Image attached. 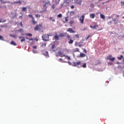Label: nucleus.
I'll return each instance as SVG.
<instances>
[{
	"label": "nucleus",
	"instance_id": "aec40b11",
	"mask_svg": "<svg viewBox=\"0 0 124 124\" xmlns=\"http://www.w3.org/2000/svg\"><path fill=\"white\" fill-rule=\"evenodd\" d=\"M74 42V41L73 40L70 39V41L68 42L69 44H72Z\"/></svg>",
	"mask_w": 124,
	"mask_h": 124
},
{
	"label": "nucleus",
	"instance_id": "052dcab7",
	"mask_svg": "<svg viewBox=\"0 0 124 124\" xmlns=\"http://www.w3.org/2000/svg\"><path fill=\"white\" fill-rule=\"evenodd\" d=\"M108 64H112V62H109V63H108Z\"/></svg>",
	"mask_w": 124,
	"mask_h": 124
},
{
	"label": "nucleus",
	"instance_id": "bf43d9fd",
	"mask_svg": "<svg viewBox=\"0 0 124 124\" xmlns=\"http://www.w3.org/2000/svg\"><path fill=\"white\" fill-rule=\"evenodd\" d=\"M77 44H78V42H76V43H75V46H77L76 45H77Z\"/></svg>",
	"mask_w": 124,
	"mask_h": 124
},
{
	"label": "nucleus",
	"instance_id": "8fccbe9b",
	"mask_svg": "<svg viewBox=\"0 0 124 124\" xmlns=\"http://www.w3.org/2000/svg\"><path fill=\"white\" fill-rule=\"evenodd\" d=\"M18 31H23V29H20V30H18Z\"/></svg>",
	"mask_w": 124,
	"mask_h": 124
},
{
	"label": "nucleus",
	"instance_id": "4c0bfd02",
	"mask_svg": "<svg viewBox=\"0 0 124 124\" xmlns=\"http://www.w3.org/2000/svg\"><path fill=\"white\" fill-rule=\"evenodd\" d=\"M51 8H52V9H55V4L52 5Z\"/></svg>",
	"mask_w": 124,
	"mask_h": 124
},
{
	"label": "nucleus",
	"instance_id": "f8f14e48",
	"mask_svg": "<svg viewBox=\"0 0 124 124\" xmlns=\"http://www.w3.org/2000/svg\"><path fill=\"white\" fill-rule=\"evenodd\" d=\"M90 17L92 19H93L94 18V17H95V15L94 14H91L90 15Z\"/></svg>",
	"mask_w": 124,
	"mask_h": 124
},
{
	"label": "nucleus",
	"instance_id": "de8ad7c7",
	"mask_svg": "<svg viewBox=\"0 0 124 124\" xmlns=\"http://www.w3.org/2000/svg\"><path fill=\"white\" fill-rule=\"evenodd\" d=\"M65 20L66 22H68V19L67 18V17H65Z\"/></svg>",
	"mask_w": 124,
	"mask_h": 124
},
{
	"label": "nucleus",
	"instance_id": "423d86ee",
	"mask_svg": "<svg viewBox=\"0 0 124 124\" xmlns=\"http://www.w3.org/2000/svg\"><path fill=\"white\" fill-rule=\"evenodd\" d=\"M67 31L70 32V33H75L76 31L72 30V28H69L68 30H67Z\"/></svg>",
	"mask_w": 124,
	"mask_h": 124
},
{
	"label": "nucleus",
	"instance_id": "a18cd8bd",
	"mask_svg": "<svg viewBox=\"0 0 124 124\" xmlns=\"http://www.w3.org/2000/svg\"><path fill=\"white\" fill-rule=\"evenodd\" d=\"M20 26H21L22 27H23V23H22V22H21L19 24Z\"/></svg>",
	"mask_w": 124,
	"mask_h": 124
},
{
	"label": "nucleus",
	"instance_id": "13d9d810",
	"mask_svg": "<svg viewBox=\"0 0 124 124\" xmlns=\"http://www.w3.org/2000/svg\"><path fill=\"white\" fill-rule=\"evenodd\" d=\"M121 3H122V4H124V2L123 1H121Z\"/></svg>",
	"mask_w": 124,
	"mask_h": 124
},
{
	"label": "nucleus",
	"instance_id": "ea45409f",
	"mask_svg": "<svg viewBox=\"0 0 124 124\" xmlns=\"http://www.w3.org/2000/svg\"><path fill=\"white\" fill-rule=\"evenodd\" d=\"M5 22H6V20H4V21L0 20V23H5Z\"/></svg>",
	"mask_w": 124,
	"mask_h": 124
},
{
	"label": "nucleus",
	"instance_id": "9b49d317",
	"mask_svg": "<svg viewBox=\"0 0 124 124\" xmlns=\"http://www.w3.org/2000/svg\"><path fill=\"white\" fill-rule=\"evenodd\" d=\"M18 37H19V39H22L20 40V42H24V41H26V40L25 39V37H24L19 36Z\"/></svg>",
	"mask_w": 124,
	"mask_h": 124
},
{
	"label": "nucleus",
	"instance_id": "3c124183",
	"mask_svg": "<svg viewBox=\"0 0 124 124\" xmlns=\"http://www.w3.org/2000/svg\"><path fill=\"white\" fill-rule=\"evenodd\" d=\"M74 7H75V6L74 5H72L71 6V8H72V9H74Z\"/></svg>",
	"mask_w": 124,
	"mask_h": 124
},
{
	"label": "nucleus",
	"instance_id": "09e8293b",
	"mask_svg": "<svg viewBox=\"0 0 124 124\" xmlns=\"http://www.w3.org/2000/svg\"><path fill=\"white\" fill-rule=\"evenodd\" d=\"M17 17V16H16V15H15L14 16H12V18H13V19H14V18Z\"/></svg>",
	"mask_w": 124,
	"mask_h": 124
},
{
	"label": "nucleus",
	"instance_id": "c756f323",
	"mask_svg": "<svg viewBox=\"0 0 124 124\" xmlns=\"http://www.w3.org/2000/svg\"><path fill=\"white\" fill-rule=\"evenodd\" d=\"M41 16H40V15H38V14L35 15V17L36 18H40Z\"/></svg>",
	"mask_w": 124,
	"mask_h": 124
},
{
	"label": "nucleus",
	"instance_id": "5fc2aeb1",
	"mask_svg": "<svg viewBox=\"0 0 124 124\" xmlns=\"http://www.w3.org/2000/svg\"><path fill=\"white\" fill-rule=\"evenodd\" d=\"M113 21L115 23L116 21H117V19H113Z\"/></svg>",
	"mask_w": 124,
	"mask_h": 124
},
{
	"label": "nucleus",
	"instance_id": "5701e85b",
	"mask_svg": "<svg viewBox=\"0 0 124 124\" xmlns=\"http://www.w3.org/2000/svg\"><path fill=\"white\" fill-rule=\"evenodd\" d=\"M74 52H79V50L78 48H76L73 50Z\"/></svg>",
	"mask_w": 124,
	"mask_h": 124
},
{
	"label": "nucleus",
	"instance_id": "338daca9",
	"mask_svg": "<svg viewBox=\"0 0 124 124\" xmlns=\"http://www.w3.org/2000/svg\"><path fill=\"white\" fill-rule=\"evenodd\" d=\"M72 12V13H75V12Z\"/></svg>",
	"mask_w": 124,
	"mask_h": 124
},
{
	"label": "nucleus",
	"instance_id": "1a4fd4ad",
	"mask_svg": "<svg viewBox=\"0 0 124 124\" xmlns=\"http://www.w3.org/2000/svg\"><path fill=\"white\" fill-rule=\"evenodd\" d=\"M75 1L77 2V4H79V5L82 4V0H75Z\"/></svg>",
	"mask_w": 124,
	"mask_h": 124
},
{
	"label": "nucleus",
	"instance_id": "a211bd4d",
	"mask_svg": "<svg viewBox=\"0 0 124 124\" xmlns=\"http://www.w3.org/2000/svg\"><path fill=\"white\" fill-rule=\"evenodd\" d=\"M22 11H23V12H27V8L25 7H23Z\"/></svg>",
	"mask_w": 124,
	"mask_h": 124
},
{
	"label": "nucleus",
	"instance_id": "f704fd0d",
	"mask_svg": "<svg viewBox=\"0 0 124 124\" xmlns=\"http://www.w3.org/2000/svg\"><path fill=\"white\" fill-rule=\"evenodd\" d=\"M26 35L28 36H32V34L31 33H26Z\"/></svg>",
	"mask_w": 124,
	"mask_h": 124
},
{
	"label": "nucleus",
	"instance_id": "0eeeda50",
	"mask_svg": "<svg viewBox=\"0 0 124 124\" xmlns=\"http://www.w3.org/2000/svg\"><path fill=\"white\" fill-rule=\"evenodd\" d=\"M81 65V62H74V66H78V65Z\"/></svg>",
	"mask_w": 124,
	"mask_h": 124
},
{
	"label": "nucleus",
	"instance_id": "cd10ccee",
	"mask_svg": "<svg viewBox=\"0 0 124 124\" xmlns=\"http://www.w3.org/2000/svg\"><path fill=\"white\" fill-rule=\"evenodd\" d=\"M56 47V46L55 45V44H53L52 46H51V49L52 50H54V49H55V48Z\"/></svg>",
	"mask_w": 124,
	"mask_h": 124
},
{
	"label": "nucleus",
	"instance_id": "ddd939ff",
	"mask_svg": "<svg viewBox=\"0 0 124 124\" xmlns=\"http://www.w3.org/2000/svg\"><path fill=\"white\" fill-rule=\"evenodd\" d=\"M80 58H85V57H86V54H85L83 53H80Z\"/></svg>",
	"mask_w": 124,
	"mask_h": 124
},
{
	"label": "nucleus",
	"instance_id": "20e7f679",
	"mask_svg": "<svg viewBox=\"0 0 124 124\" xmlns=\"http://www.w3.org/2000/svg\"><path fill=\"white\" fill-rule=\"evenodd\" d=\"M86 15L85 14H84L79 19V21L81 24H84V20H85V16Z\"/></svg>",
	"mask_w": 124,
	"mask_h": 124
},
{
	"label": "nucleus",
	"instance_id": "39448f33",
	"mask_svg": "<svg viewBox=\"0 0 124 124\" xmlns=\"http://www.w3.org/2000/svg\"><path fill=\"white\" fill-rule=\"evenodd\" d=\"M90 28H91V29H93V30H97V29H98V25H97V23H94V26L90 25Z\"/></svg>",
	"mask_w": 124,
	"mask_h": 124
},
{
	"label": "nucleus",
	"instance_id": "79ce46f5",
	"mask_svg": "<svg viewBox=\"0 0 124 124\" xmlns=\"http://www.w3.org/2000/svg\"><path fill=\"white\" fill-rule=\"evenodd\" d=\"M67 37L68 39H70V38H71L70 35H67Z\"/></svg>",
	"mask_w": 124,
	"mask_h": 124
},
{
	"label": "nucleus",
	"instance_id": "a19ab883",
	"mask_svg": "<svg viewBox=\"0 0 124 124\" xmlns=\"http://www.w3.org/2000/svg\"><path fill=\"white\" fill-rule=\"evenodd\" d=\"M0 40H3V37H2V36H0Z\"/></svg>",
	"mask_w": 124,
	"mask_h": 124
},
{
	"label": "nucleus",
	"instance_id": "c9c22d12",
	"mask_svg": "<svg viewBox=\"0 0 124 124\" xmlns=\"http://www.w3.org/2000/svg\"><path fill=\"white\" fill-rule=\"evenodd\" d=\"M28 16L30 17V18H31L32 19V18H34L33 16H32V15H28Z\"/></svg>",
	"mask_w": 124,
	"mask_h": 124
},
{
	"label": "nucleus",
	"instance_id": "9d476101",
	"mask_svg": "<svg viewBox=\"0 0 124 124\" xmlns=\"http://www.w3.org/2000/svg\"><path fill=\"white\" fill-rule=\"evenodd\" d=\"M31 23H32L33 25H36L37 24V22L35 21V19H34V17H32Z\"/></svg>",
	"mask_w": 124,
	"mask_h": 124
},
{
	"label": "nucleus",
	"instance_id": "6e6d98bb",
	"mask_svg": "<svg viewBox=\"0 0 124 124\" xmlns=\"http://www.w3.org/2000/svg\"><path fill=\"white\" fill-rule=\"evenodd\" d=\"M29 40H30V41H31V40H33V39H32V38H29Z\"/></svg>",
	"mask_w": 124,
	"mask_h": 124
},
{
	"label": "nucleus",
	"instance_id": "393cba45",
	"mask_svg": "<svg viewBox=\"0 0 124 124\" xmlns=\"http://www.w3.org/2000/svg\"><path fill=\"white\" fill-rule=\"evenodd\" d=\"M93 35H89L86 38H85L86 40H88L90 38V37H92Z\"/></svg>",
	"mask_w": 124,
	"mask_h": 124
},
{
	"label": "nucleus",
	"instance_id": "f3484780",
	"mask_svg": "<svg viewBox=\"0 0 124 124\" xmlns=\"http://www.w3.org/2000/svg\"><path fill=\"white\" fill-rule=\"evenodd\" d=\"M63 57H65V58H67V60H68L69 61H70L71 60L70 58V57H69V56H67L65 55H63Z\"/></svg>",
	"mask_w": 124,
	"mask_h": 124
},
{
	"label": "nucleus",
	"instance_id": "7c9ffc66",
	"mask_svg": "<svg viewBox=\"0 0 124 124\" xmlns=\"http://www.w3.org/2000/svg\"><path fill=\"white\" fill-rule=\"evenodd\" d=\"M124 58L123 55H121L120 57H118V60H122Z\"/></svg>",
	"mask_w": 124,
	"mask_h": 124
},
{
	"label": "nucleus",
	"instance_id": "4d7b16f0",
	"mask_svg": "<svg viewBox=\"0 0 124 124\" xmlns=\"http://www.w3.org/2000/svg\"><path fill=\"white\" fill-rule=\"evenodd\" d=\"M120 17V16L119 15H117L116 16V18H119Z\"/></svg>",
	"mask_w": 124,
	"mask_h": 124
},
{
	"label": "nucleus",
	"instance_id": "2eb2a0df",
	"mask_svg": "<svg viewBox=\"0 0 124 124\" xmlns=\"http://www.w3.org/2000/svg\"><path fill=\"white\" fill-rule=\"evenodd\" d=\"M59 37H60L59 36H58V35H56L54 36L55 40H59L60 39V38Z\"/></svg>",
	"mask_w": 124,
	"mask_h": 124
},
{
	"label": "nucleus",
	"instance_id": "c03bdc74",
	"mask_svg": "<svg viewBox=\"0 0 124 124\" xmlns=\"http://www.w3.org/2000/svg\"><path fill=\"white\" fill-rule=\"evenodd\" d=\"M78 47H81V46H83V45H82V44H79V45H78Z\"/></svg>",
	"mask_w": 124,
	"mask_h": 124
},
{
	"label": "nucleus",
	"instance_id": "f257e3e1",
	"mask_svg": "<svg viewBox=\"0 0 124 124\" xmlns=\"http://www.w3.org/2000/svg\"><path fill=\"white\" fill-rule=\"evenodd\" d=\"M43 29V25L42 24H40L37 25L34 28V31H40L41 30Z\"/></svg>",
	"mask_w": 124,
	"mask_h": 124
},
{
	"label": "nucleus",
	"instance_id": "a878e982",
	"mask_svg": "<svg viewBox=\"0 0 124 124\" xmlns=\"http://www.w3.org/2000/svg\"><path fill=\"white\" fill-rule=\"evenodd\" d=\"M57 17L58 18H62V14H59L58 16Z\"/></svg>",
	"mask_w": 124,
	"mask_h": 124
},
{
	"label": "nucleus",
	"instance_id": "6e6552de",
	"mask_svg": "<svg viewBox=\"0 0 124 124\" xmlns=\"http://www.w3.org/2000/svg\"><path fill=\"white\" fill-rule=\"evenodd\" d=\"M47 5H51V3H50L49 1L45 3V4L44 5V7L47 8Z\"/></svg>",
	"mask_w": 124,
	"mask_h": 124
},
{
	"label": "nucleus",
	"instance_id": "603ef678",
	"mask_svg": "<svg viewBox=\"0 0 124 124\" xmlns=\"http://www.w3.org/2000/svg\"><path fill=\"white\" fill-rule=\"evenodd\" d=\"M0 28H4V25H0Z\"/></svg>",
	"mask_w": 124,
	"mask_h": 124
},
{
	"label": "nucleus",
	"instance_id": "f03ea898",
	"mask_svg": "<svg viewBox=\"0 0 124 124\" xmlns=\"http://www.w3.org/2000/svg\"><path fill=\"white\" fill-rule=\"evenodd\" d=\"M106 60L110 61V62H114L115 58V57H113L112 55H108L106 58Z\"/></svg>",
	"mask_w": 124,
	"mask_h": 124
},
{
	"label": "nucleus",
	"instance_id": "69168bd1",
	"mask_svg": "<svg viewBox=\"0 0 124 124\" xmlns=\"http://www.w3.org/2000/svg\"><path fill=\"white\" fill-rule=\"evenodd\" d=\"M59 60H60V61H62V59H60Z\"/></svg>",
	"mask_w": 124,
	"mask_h": 124
},
{
	"label": "nucleus",
	"instance_id": "7ed1b4c3",
	"mask_svg": "<svg viewBox=\"0 0 124 124\" xmlns=\"http://www.w3.org/2000/svg\"><path fill=\"white\" fill-rule=\"evenodd\" d=\"M42 38L44 41H49V35L48 34H44L42 36Z\"/></svg>",
	"mask_w": 124,
	"mask_h": 124
},
{
	"label": "nucleus",
	"instance_id": "bb28decb",
	"mask_svg": "<svg viewBox=\"0 0 124 124\" xmlns=\"http://www.w3.org/2000/svg\"><path fill=\"white\" fill-rule=\"evenodd\" d=\"M49 19H50L52 22H55L56 20L54 19V17H49Z\"/></svg>",
	"mask_w": 124,
	"mask_h": 124
},
{
	"label": "nucleus",
	"instance_id": "58836bf2",
	"mask_svg": "<svg viewBox=\"0 0 124 124\" xmlns=\"http://www.w3.org/2000/svg\"><path fill=\"white\" fill-rule=\"evenodd\" d=\"M108 25H111L112 24V21H109L108 22Z\"/></svg>",
	"mask_w": 124,
	"mask_h": 124
},
{
	"label": "nucleus",
	"instance_id": "774afa93",
	"mask_svg": "<svg viewBox=\"0 0 124 124\" xmlns=\"http://www.w3.org/2000/svg\"><path fill=\"white\" fill-rule=\"evenodd\" d=\"M33 52L35 53V51L34 50H33Z\"/></svg>",
	"mask_w": 124,
	"mask_h": 124
},
{
	"label": "nucleus",
	"instance_id": "72a5a7b5",
	"mask_svg": "<svg viewBox=\"0 0 124 124\" xmlns=\"http://www.w3.org/2000/svg\"><path fill=\"white\" fill-rule=\"evenodd\" d=\"M10 36H11V37H13L14 38H16V37H17V36L15 35H10Z\"/></svg>",
	"mask_w": 124,
	"mask_h": 124
},
{
	"label": "nucleus",
	"instance_id": "2f4dec72",
	"mask_svg": "<svg viewBox=\"0 0 124 124\" xmlns=\"http://www.w3.org/2000/svg\"><path fill=\"white\" fill-rule=\"evenodd\" d=\"M46 46V43H44L42 44V45L41 46V47H44Z\"/></svg>",
	"mask_w": 124,
	"mask_h": 124
},
{
	"label": "nucleus",
	"instance_id": "412c9836",
	"mask_svg": "<svg viewBox=\"0 0 124 124\" xmlns=\"http://www.w3.org/2000/svg\"><path fill=\"white\" fill-rule=\"evenodd\" d=\"M63 53L61 52H58V55L59 56H61V57H63Z\"/></svg>",
	"mask_w": 124,
	"mask_h": 124
},
{
	"label": "nucleus",
	"instance_id": "e2e57ef3",
	"mask_svg": "<svg viewBox=\"0 0 124 124\" xmlns=\"http://www.w3.org/2000/svg\"><path fill=\"white\" fill-rule=\"evenodd\" d=\"M26 39H30V38H28V37H26Z\"/></svg>",
	"mask_w": 124,
	"mask_h": 124
},
{
	"label": "nucleus",
	"instance_id": "864d4df0",
	"mask_svg": "<svg viewBox=\"0 0 124 124\" xmlns=\"http://www.w3.org/2000/svg\"><path fill=\"white\" fill-rule=\"evenodd\" d=\"M98 64H100L101 63V62H100V61H98Z\"/></svg>",
	"mask_w": 124,
	"mask_h": 124
},
{
	"label": "nucleus",
	"instance_id": "49530a36",
	"mask_svg": "<svg viewBox=\"0 0 124 124\" xmlns=\"http://www.w3.org/2000/svg\"><path fill=\"white\" fill-rule=\"evenodd\" d=\"M83 51H84V53H85V54H87V50L85 49H83Z\"/></svg>",
	"mask_w": 124,
	"mask_h": 124
},
{
	"label": "nucleus",
	"instance_id": "37998d69",
	"mask_svg": "<svg viewBox=\"0 0 124 124\" xmlns=\"http://www.w3.org/2000/svg\"><path fill=\"white\" fill-rule=\"evenodd\" d=\"M33 49H36L37 48V46H34L32 47Z\"/></svg>",
	"mask_w": 124,
	"mask_h": 124
},
{
	"label": "nucleus",
	"instance_id": "4468645a",
	"mask_svg": "<svg viewBox=\"0 0 124 124\" xmlns=\"http://www.w3.org/2000/svg\"><path fill=\"white\" fill-rule=\"evenodd\" d=\"M100 18L101 19H103V20H105V16H104V15L100 14Z\"/></svg>",
	"mask_w": 124,
	"mask_h": 124
},
{
	"label": "nucleus",
	"instance_id": "b1692460",
	"mask_svg": "<svg viewBox=\"0 0 124 124\" xmlns=\"http://www.w3.org/2000/svg\"><path fill=\"white\" fill-rule=\"evenodd\" d=\"M11 44H12V45H14V46H16V43H15L14 41L11 42Z\"/></svg>",
	"mask_w": 124,
	"mask_h": 124
},
{
	"label": "nucleus",
	"instance_id": "4be33fe9",
	"mask_svg": "<svg viewBox=\"0 0 124 124\" xmlns=\"http://www.w3.org/2000/svg\"><path fill=\"white\" fill-rule=\"evenodd\" d=\"M83 68H86L87 67V63H84L82 66H81Z\"/></svg>",
	"mask_w": 124,
	"mask_h": 124
},
{
	"label": "nucleus",
	"instance_id": "473e14b6",
	"mask_svg": "<svg viewBox=\"0 0 124 124\" xmlns=\"http://www.w3.org/2000/svg\"><path fill=\"white\" fill-rule=\"evenodd\" d=\"M44 56H48V51H46L45 53L43 54Z\"/></svg>",
	"mask_w": 124,
	"mask_h": 124
},
{
	"label": "nucleus",
	"instance_id": "680f3d73",
	"mask_svg": "<svg viewBox=\"0 0 124 124\" xmlns=\"http://www.w3.org/2000/svg\"><path fill=\"white\" fill-rule=\"evenodd\" d=\"M116 63H117V64H119V63H120V62H117Z\"/></svg>",
	"mask_w": 124,
	"mask_h": 124
},
{
	"label": "nucleus",
	"instance_id": "6ab92c4d",
	"mask_svg": "<svg viewBox=\"0 0 124 124\" xmlns=\"http://www.w3.org/2000/svg\"><path fill=\"white\" fill-rule=\"evenodd\" d=\"M13 3H19V4H22V1H21V0H19L17 1H15Z\"/></svg>",
	"mask_w": 124,
	"mask_h": 124
},
{
	"label": "nucleus",
	"instance_id": "0e129e2a",
	"mask_svg": "<svg viewBox=\"0 0 124 124\" xmlns=\"http://www.w3.org/2000/svg\"><path fill=\"white\" fill-rule=\"evenodd\" d=\"M22 16H19V18H22Z\"/></svg>",
	"mask_w": 124,
	"mask_h": 124
},
{
	"label": "nucleus",
	"instance_id": "c85d7f7f",
	"mask_svg": "<svg viewBox=\"0 0 124 124\" xmlns=\"http://www.w3.org/2000/svg\"><path fill=\"white\" fill-rule=\"evenodd\" d=\"M1 2L2 3H10V1H3L2 0H1Z\"/></svg>",
	"mask_w": 124,
	"mask_h": 124
},
{
	"label": "nucleus",
	"instance_id": "dca6fc26",
	"mask_svg": "<svg viewBox=\"0 0 124 124\" xmlns=\"http://www.w3.org/2000/svg\"><path fill=\"white\" fill-rule=\"evenodd\" d=\"M65 36V35L63 33H60V34L59 35V37H64Z\"/></svg>",
	"mask_w": 124,
	"mask_h": 124
},
{
	"label": "nucleus",
	"instance_id": "e433bc0d",
	"mask_svg": "<svg viewBox=\"0 0 124 124\" xmlns=\"http://www.w3.org/2000/svg\"><path fill=\"white\" fill-rule=\"evenodd\" d=\"M75 36L77 37V38H79V34H78L75 35Z\"/></svg>",
	"mask_w": 124,
	"mask_h": 124
}]
</instances>
